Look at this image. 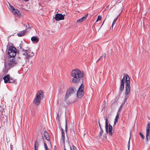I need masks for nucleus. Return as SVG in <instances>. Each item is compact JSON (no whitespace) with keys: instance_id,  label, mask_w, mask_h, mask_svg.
Here are the masks:
<instances>
[{"instance_id":"obj_44","label":"nucleus","mask_w":150,"mask_h":150,"mask_svg":"<svg viewBox=\"0 0 150 150\" xmlns=\"http://www.w3.org/2000/svg\"><path fill=\"white\" fill-rule=\"evenodd\" d=\"M20 46V49H22V47H21V45H20V46Z\"/></svg>"},{"instance_id":"obj_5","label":"nucleus","mask_w":150,"mask_h":150,"mask_svg":"<svg viewBox=\"0 0 150 150\" xmlns=\"http://www.w3.org/2000/svg\"><path fill=\"white\" fill-rule=\"evenodd\" d=\"M8 66L9 68H11L15 66L17 64L15 61V56H10L8 57Z\"/></svg>"},{"instance_id":"obj_43","label":"nucleus","mask_w":150,"mask_h":150,"mask_svg":"<svg viewBox=\"0 0 150 150\" xmlns=\"http://www.w3.org/2000/svg\"><path fill=\"white\" fill-rule=\"evenodd\" d=\"M8 4H9V6H11V4L9 2H8Z\"/></svg>"},{"instance_id":"obj_26","label":"nucleus","mask_w":150,"mask_h":150,"mask_svg":"<svg viewBox=\"0 0 150 150\" xmlns=\"http://www.w3.org/2000/svg\"><path fill=\"white\" fill-rule=\"evenodd\" d=\"M150 130V126H147L146 128V133H149Z\"/></svg>"},{"instance_id":"obj_38","label":"nucleus","mask_w":150,"mask_h":150,"mask_svg":"<svg viewBox=\"0 0 150 150\" xmlns=\"http://www.w3.org/2000/svg\"><path fill=\"white\" fill-rule=\"evenodd\" d=\"M65 131L66 132H67V127H65Z\"/></svg>"},{"instance_id":"obj_10","label":"nucleus","mask_w":150,"mask_h":150,"mask_svg":"<svg viewBox=\"0 0 150 150\" xmlns=\"http://www.w3.org/2000/svg\"><path fill=\"white\" fill-rule=\"evenodd\" d=\"M23 52V54L26 57V58H29L33 56L34 55L33 52H31L30 50H24L22 49Z\"/></svg>"},{"instance_id":"obj_34","label":"nucleus","mask_w":150,"mask_h":150,"mask_svg":"<svg viewBox=\"0 0 150 150\" xmlns=\"http://www.w3.org/2000/svg\"><path fill=\"white\" fill-rule=\"evenodd\" d=\"M72 146L73 148V150H77L76 148L75 147L74 145H72Z\"/></svg>"},{"instance_id":"obj_40","label":"nucleus","mask_w":150,"mask_h":150,"mask_svg":"<svg viewBox=\"0 0 150 150\" xmlns=\"http://www.w3.org/2000/svg\"><path fill=\"white\" fill-rule=\"evenodd\" d=\"M150 122H149L148 123L147 126H150Z\"/></svg>"},{"instance_id":"obj_15","label":"nucleus","mask_w":150,"mask_h":150,"mask_svg":"<svg viewBox=\"0 0 150 150\" xmlns=\"http://www.w3.org/2000/svg\"><path fill=\"white\" fill-rule=\"evenodd\" d=\"M88 13L85 14L81 18L77 20L76 22L77 23H80L84 21L85 20L86 18L88 17Z\"/></svg>"},{"instance_id":"obj_42","label":"nucleus","mask_w":150,"mask_h":150,"mask_svg":"<svg viewBox=\"0 0 150 150\" xmlns=\"http://www.w3.org/2000/svg\"><path fill=\"white\" fill-rule=\"evenodd\" d=\"M25 1L27 2L29 1V0H24Z\"/></svg>"},{"instance_id":"obj_1","label":"nucleus","mask_w":150,"mask_h":150,"mask_svg":"<svg viewBox=\"0 0 150 150\" xmlns=\"http://www.w3.org/2000/svg\"><path fill=\"white\" fill-rule=\"evenodd\" d=\"M84 74L80 70L76 69L73 70L71 72V76L72 77V82L75 84H78L81 81L83 82Z\"/></svg>"},{"instance_id":"obj_2","label":"nucleus","mask_w":150,"mask_h":150,"mask_svg":"<svg viewBox=\"0 0 150 150\" xmlns=\"http://www.w3.org/2000/svg\"><path fill=\"white\" fill-rule=\"evenodd\" d=\"M126 76V84H125V99L123 102L121 104L123 105V106L126 102L127 99L129 98V94L130 92V78L128 75H127Z\"/></svg>"},{"instance_id":"obj_9","label":"nucleus","mask_w":150,"mask_h":150,"mask_svg":"<svg viewBox=\"0 0 150 150\" xmlns=\"http://www.w3.org/2000/svg\"><path fill=\"white\" fill-rule=\"evenodd\" d=\"M17 52L16 48L14 47L10 46L8 48V54L10 56H15Z\"/></svg>"},{"instance_id":"obj_6","label":"nucleus","mask_w":150,"mask_h":150,"mask_svg":"<svg viewBox=\"0 0 150 150\" xmlns=\"http://www.w3.org/2000/svg\"><path fill=\"white\" fill-rule=\"evenodd\" d=\"M106 120L105 122V130L106 132L109 134L111 136L112 134L113 133L112 132V126L110 124H109L108 125V120L107 117H106V119H105Z\"/></svg>"},{"instance_id":"obj_37","label":"nucleus","mask_w":150,"mask_h":150,"mask_svg":"<svg viewBox=\"0 0 150 150\" xmlns=\"http://www.w3.org/2000/svg\"><path fill=\"white\" fill-rule=\"evenodd\" d=\"M103 57H101V56L99 58V59H98V60H99L100 59L102 60V61H103V60H104V59L103 58Z\"/></svg>"},{"instance_id":"obj_7","label":"nucleus","mask_w":150,"mask_h":150,"mask_svg":"<svg viewBox=\"0 0 150 150\" xmlns=\"http://www.w3.org/2000/svg\"><path fill=\"white\" fill-rule=\"evenodd\" d=\"M77 91L76 89L74 87H71L67 90L65 96V98L67 99L68 97Z\"/></svg>"},{"instance_id":"obj_12","label":"nucleus","mask_w":150,"mask_h":150,"mask_svg":"<svg viewBox=\"0 0 150 150\" xmlns=\"http://www.w3.org/2000/svg\"><path fill=\"white\" fill-rule=\"evenodd\" d=\"M64 16L60 13H57L55 14L54 18L56 21L63 20L64 19Z\"/></svg>"},{"instance_id":"obj_48","label":"nucleus","mask_w":150,"mask_h":150,"mask_svg":"<svg viewBox=\"0 0 150 150\" xmlns=\"http://www.w3.org/2000/svg\"><path fill=\"white\" fill-rule=\"evenodd\" d=\"M64 150H66V149H64Z\"/></svg>"},{"instance_id":"obj_29","label":"nucleus","mask_w":150,"mask_h":150,"mask_svg":"<svg viewBox=\"0 0 150 150\" xmlns=\"http://www.w3.org/2000/svg\"><path fill=\"white\" fill-rule=\"evenodd\" d=\"M139 134H140V135L141 137L142 138V139H144L145 138V137L143 135V134H142V133L141 132H140L139 133Z\"/></svg>"},{"instance_id":"obj_24","label":"nucleus","mask_w":150,"mask_h":150,"mask_svg":"<svg viewBox=\"0 0 150 150\" xmlns=\"http://www.w3.org/2000/svg\"><path fill=\"white\" fill-rule=\"evenodd\" d=\"M119 113H117V114L116 115V116L115 117V120L114 121V124L115 125L116 124V122L117 121V120L118 119L119 117Z\"/></svg>"},{"instance_id":"obj_22","label":"nucleus","mask_w":150,"mask_h":150,"mask_svg":"<svg viewBox=\"0 0 150 150\" xmlns=\"http://www.w3.org/2000/svg\"><path fill=\"white\" fill-rule=\"evenodd\" d=\"M119 16H120V14H119L118 15V16H117V17L116 18H115L113 20L112 23V28L111 29V28H110V29H111L112 30L113 26L116 23V22L117 21V20Z\"/></svg>"},{"instance_id":"obj_49","label":"nucleus","mask_w":150,"mask_h":150,"mask_svg":"<svg viewBox=\"0 0 150 150\" xmlns=\"http://www.w3.org/2000/svg\"><path fill=\"white\" fill-rule=\"evenodd\" d=\"M27 24L29 25V24H28V23H27Z\"/></svg>"},{"instance_id":"obj_20","label":"nucleus","mask_w":150,"mask_h":150,"mask_svg":"<svg viewBox=\"0 0 150 150\" xmlns=\"http://www.w3.org/2000/svg\"><path fill=\"white\" fill-rule=\"evenodd\" d=\"M31 40L34 42H38L39 41V39L38 38L35 36H33L31 38Z\"/></svg>"},{"instance_id":"obj_39","label":"nucleus","mask_w":150,"mask_h":150,"mask_svg":"<svg viewBox=\"0 0 150 150\" xmlns=\"http://www.w3.org/2000/svg\"><path fill=\"white\" fill-rule=\"evenodd\" d=\"M67 122L66 120V124H65V127H67Z\"/></svg>"},{"instance_id":"obj_16","label":"nucleus","mask_w":150,"mask_h":150,"mask_svg":"<svg viewBox=\"0 0 150 150\" xmlns=\"http://www.w3.org/2000/svg\"><path fill=\"white\" fill-rule=\"evenodd\" d=\"M10 77V76L9 74H6L4 77L3 79L5 83H8Z\"/></svg>"},{"instance_id":"obj_30","label":"nucleus","mask_w":150,"mask_h":150,"mask_svg":"<svg viewBox=\"0 0 150 150\" xmlns=\"http://www.w3.org/2000/svg\"><path fill=\"white\" fill-rule=\"evenodd\" d=\"M131 138V135H130V137L129 138V140L128 143V150H129L130 148V141Z\"/></svg>"},{"instance_id":"obj_28","label":"nucleus","mask_w":150,"mask_h":150,"mask_svg":"<svg viewBox=\"0 0 150 150\" xmlns=\"http://www.w3.org/2000/svg\"><path fill=\"white\" fill-rule=\"evenodd\" d=\"M9 9L10 10H11L12 11H14V10L15 9L14 7L12 5L10 6Z\"/></svg>"},{"instance_id":"obj_3","label":"nucleus","mask_w":150,"mask_h":150,"mask_svg":"<svg viewBox=\"0 0 150 150\" xmlns=\"http://www.w3.org/2000/svg\"><path fill=\"white\" fill-rule=\"evenodd\" d=\"M43 96L44 92L40 90L38 91L33 101L35 105L38 106L40 104Z\"/></svg>"},{"instance_id":"obj_36","label":"nucleus","mask_w":150,"mask_h":150,"mask_svg":"<svg viewBox=\"0 0 150 150\" xmlns=\"http://www.w3.org/2000/svg\"><path fill=\"white\" fill-rule=\"evenodd\" d=\"M46 139L48 141H49L50 140V138L49 137V136L47 137H45Z\"/></svg>"},{"instance_id":"obj_33","label":"nucleus","mask_w":150,"mask_h":150,"mask_svg":"<svg viewBox=\"0 0 150 150\" xmlns=\"http://www.w3.org/2000/svg\"><path fill=\"white\" fill-rule=\"evenodd\" d=\"M101 17L100 15H99L98 16V19L96 21H98L100 20L101 19Z\"/></svg>"},{"instance_id":"obj_27","label":"nucleus","mask_w":150,"mask_h":150,"mask_svg":"<svg viewBox=\"0 0 150 150\" xmlns=\"http://www.w3.org/2000/svg\"><path fill=\"white\" fill-rule=\"evenodd\" d=\"M123 105L121 104L118 110L117 113H120V112L121 110L122 107H123Z\"/></svg>"},{"instance_id":"obj_25","label":"nucleus","mask_w":150,"mask_h":150,"mask_svg":"<svg viewBox=\"0 0 150 150\" xmlns=\"http://www.w3.org/2000/svg\"><path fill=\"white\" fill-rule=\"evenodd\" d=\"M43 134L44 136L45 137H48L49 136L48 132H47L46 131H45L44 132Z\"/></svg>"},{"instance_id":"obj_19","label":"nucleus","mask_w":150,"mask_h":150,"mask_svg":"<svg viewBox=\"0 0 150 150\" xmlns=\"http://www.w3.org/2000/svg\"><path fill=\"white\" fill-rule=\"evenodd\" d=\"M39 147V144L37 140H35L34 143L35 150H38Z\"/></svg>"},{"instance_id":"obj_31","label":"nucleus","mask_w":150,"mask_h":150,"mask_svg":"<svg viewBox=\"0 0 150 150\" xmlns=\"http://www.w3.org/2000/svg\"><path fill=\"white\" fill-rule=\"evenodd\" d=\"M44 142V147L45 149V150H47V149H48V148L47 147V146L46 144Z\"/></svg>"},{"instance_id":"obj_32","label":"nucleus","mask_w":150,"mask_h":150,"mask_svg":"<svg viewBox=\"0 0 150 150\" xmlns=\"http://www.w3.org/2000/svg\"><path fill=\"white\" fill-rule=\"evenodd\" d=\"M57 120V121L58 122L60 123V120L59 119V114H58L57 115V118H56Z\"/></svg>"},{"instance_id":"obj_11","label":"nucleus","mask_w":150,"mask_h":150,"mask_svg":"<svg viewBox=\"0 0 150 150\" xmlns=\"http://www.w3.org/2000/svg\"><path fill=\"white\" fill-rule=\"evenodd\" d=\"M128 75H126L124 76L123 78L122 79L121 81L120 85V93L123 91L124 89V86H125V79L126 78V76Z\"/></svg>"},{"instance_id":"obj_47","label":"nucleus","mask_w":150,"mask_h":150,"mask_svg":"<svg viewBox=\"0 0 150 150\" xmlns=\"http://www.w3.org/2000/svg\"><path fill=\"white\" fill-rule=\"evenodd\" d=\"M99 60H97V61H96V62H97Z\"/></svg>"},{"instance_id":"obj_45","label":"nucleus","mask_w":150,"mask_h":150,"mask_svg":"<svg viewBox=\"0 0 150 150\" xmlns=\"http://www.w3.org/2000/svg\"><path fill=\"white\" fill-rule=\"evenodd\" d=\"M70 150H72L71 147H70Z\"/></svg>"},{"instance_id":"obj_13","label":"nucleus","mask_w":150,"mask_h":150,"mask_svg":"<svg viewBox=\"0 0 150 150\" xmlns=\"http://www.w3.org/2000/svg\"><path fill=\"white\" fill-rule=\"evenodd\" d=\"M14 11H12L13 14L18 17H21V16L20 11L18 10L15 9Z\"/></svg>"},{"instance_id":"obj_41","label":"nucleus","mask_w":150,"mask_h":150,"mask_svg":"<svg viewBox=\"0 0 150 150\" xmlns=\"http://www.w3.org/2000/svg\"><path fill=\"white\" fill-rule=\"evenodd\" d=\"M13 146L12 145H11V144L10 145V148H11V149H12Z\"/></svg>"},{"instance_id":"obj_14","label":"nucleus","mask_w":150,"mask_h":150,"mask_svg":"<svg viewBox=\"0 0 150 150\" xmlns=\"http://www.w3.org/2000/svg\"><path fill=\"white\" fill-rule=\"evenodd\" d=\"M24 25L25 26L26 28L25 30H23V31H21L20 32L18 33L17 35L18 36L21 37L24 35H25V34L26 33L27 29L28 28H30L29 27L28 28L27 26H25V24H24Z\"/></svg>"},{"instance_id":"obj_4","label":"nucleus","mask_w":150,"mask_h":150,"mask_svg":"<svg viewBox=\"0 0 150 150\" xmlns=\"http://www.w3.org/2000/svg\"><path fill=\"white\" fill-rule=\"evenodd\" d=\"M43 96L44 92L40 90L38 91L33 101L35 105L38 106L40 104Z\"/></svg>"},{"instance_id":"obj_18","label":"nucleus","mask_w":150,"mask_h":150,"mask_svg":"<svg viewBox=\"0 0 150 150\" xmlns=\"http://www.w3.org/2000/svg\"><path fill=\"white\" fill-rule=\"evenodd\" d=\"M8 83H13L15 84H16L17 83L16 80L14 79L13 78H11L10 77V80H9Z\"/></svg>"},{"instance_id":"obj_17","label":"nucleus","mask_w":150,"mask_h":150,"mask_svg":"<svg viewBox=\"0 0 150 150\" xmlns=\"http://www.w3.org/2000/svg\"><path fill=\"white\" fill-rule=\"evenodd\" d=\"M61 131L62 138L63 142L64 144L65 143V139L64 131L63 129L61 127Z\"/></svg>"},{"instance_id":"obj_21","label":"nucleus","mask_w":150,"mask_h":150,"mask_svg":"<svg viewBox=\"0 0 150 150\" xmlns=\"http://www.w3.org/2000/svg\"><path fill=\"white\" fill-rule=\"evenodd\" d=\"M149 133H146V142L147 143L150 140V136H149Z\"/></svg>"},{"instance_id":"obj_46","label":"nucleus","mask_w":150,"mask_h":150,"mask_svg":"<svg viewBox=\"0 0 150 150\" xmlns=\"http://www.w3.org/2000/svg\"><path fill=\"white\" fill-rule=\"evenodd\" d=\"M63 88H64V86L63 85Z\"/></svg>"},{"instance_id":"obj_8","label":"nucleus","mask_w":150,"mask_h":150,"mask_svg":"<svg viewBox=\"0 0 150 150\" xmlns=\"http://www.w3.org/2000/svg\"><path fill=\"white\" fill-rule=\"evenodd\" d=\"M84 85L81 83L77 91V96L78 98H81L83 96Z\"/></svg>"},{"instance_id":"obj_35","label":"nucleus","mask_w":150,"mask_h":150,"mask_svg":"<svg viewBox=\"0 0 150 150\" xmlns=\"http://www.w3.org/2000/svg\"><path fill=\"white\" fill-rule=\"evenodd\" d=\"M106 54L105 53H103L102 54L101 56V57H103L104 58V59H105V58L106 56Z\"/></svg>"},{"instance_id":"obj_23","label":"nucleus","mask_w":150,"mask_h":150,"mask_svg":"<svg viewBox=\"0 0 150 150\" xmlns=\"http://www.w3.org/2000/svg\"><path fill=\"white\" fill-rule=\"evenodd\" d=\"M98 123H99V127H100V130L99 132V136L100 137L102 134H103V129H102V128H101V125H100V122H99V121L98 122Z\"/></svg>"}]
</instances>
